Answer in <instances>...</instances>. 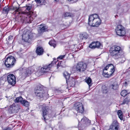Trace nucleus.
Listing matches in <instances>:
<instances>
[{
  "mask_svg": "<svg viewBox=\"0 0 130 130\" xmlns=\"http://www.w3.org/2000/svg\"><path fill=\"white\" fill-rule=\"evenodd\" d=\"M121 6V4L119 3L117 5V7L118 8H120V7Z\"/></svg>",
  "mask_w": 130,
  "mask_h": 130,
  "instance_id": "obj_39",
  "label": "nucleus"
},
{
  "mask_svg": "<svg viewBox=\"0 0 130 130\" xmlns=\"http://www.w3.org/2000/svg\"><path fill=\"white\" fill-rule=\"evenodd\" d=\"M81 121L83 122H85V123H86L87 121H88V122L89 123V124H90V121L88 119L85 117H83L81 119Z\"/></svg>",
  "mask_w": 130,
  "mask_h": 130,
  "instance_id": "obj_29",
  "label": "nucleus"
},
{
  "mask_svg": "<svg viewBox=\"0 0 130 130\" xmlns=\"http://www.w3.org/2000/svg\"><path fill=\"white\" fill-rule=\"evenodd\" d=\"M119 123L116 121H114L112 124L109 126V128L107 130H119Z\"/></svg>",
  "mask_w": 130,
  "mask_h": 130,
  "instance_id": "obj_11",
  "label": "nucleus"
},
{
  "mask_svg": "<svg viewBox=\"0 0 130 130\" xmlns=\"http://www.w3.org/2000/svg\"><path fill=\"white\" fill-rule=\"evenodd\" d=\"M129 48H130V47H129Z\"/></svg>",
  "mask_w": 130,
  "mask_h": 130,
  "instance_id": "obj_48",
  "label": "nucleus"
},
{
  "mask_svg": "<svg viewBox=\"0 0 130 130\" xmlns=\"http://www.w3.org/2000/svg\"><path fill=\"white\" fill-rule=\"evenodd\" d=\"M65 55H61L58 56L57 58L59 60H61L65 57Z\"/></svg>",
  "mask_w": 130,
  "mask_h": 130,
  "instance_id": "obj_36",
  "label": "nucleus"
},
{
  "mask_svg": "<svg viewBox=\"0 0 130 130\" xmlns=\"http://www.w3.org/2000/svg\"><path fill=\"white\" fill-rule=\"evenodd\" d=\"M101 43L99 42H92L89 45V47L92 48H95L99 47L101 46Z\"/></svg>",
  "mask_w": 130,
  "mask_h": 130,
  "instance_id": "obj_14",
  "label": "nucleus"
},
{
  "mask_svg": "<svg viewBox=\"0 0 130 130\" xmlns=\"http://www.w3.org/2000/svg\"><path fill=\"white\" fill-rule=\"evenodd\" d=\"M20 107V106L17 103H13L11 105L8 110L10 113H16L18 111Z\"/></svg>",
  "mask_w": 130,
  "mask_h": 130,
  "instance_id": "obj_7",
  "label": "nucleus"
},
{
  "mask_svg": "<svg viewBox=\"0 0 130 130\" xmlns=\"http://www.w3.org/2000/svg\"><path fill=\"white\" fill-rule=\"evenodd\" d=\"M20 19H21V17H20Z\"/></svg>",
  "mask_w": 130,
  "mask_h": 130,
  "instance_id": "obj_46",
  "label": "nucleus"
},
{
  "mask_svg": "<svg viewBox=\"0 0 130 130\" xmlns=\"http://www.w3.org/2000/svg\"><path fill=\"white\" fill-rule=\"evenodd\" d=\"M101 23V20L97 14H95L89 16L88 23L90 26L97 27Z\"/></svg>",
  "mask_w": 130,
  "mask_h": 130,
  "instance_id": "obj_1",
  "label": "nucleus"
},
{
  "mask_svg": "<svg viewBox=\"0 0 130 130\" xmlns=\"http://www.w3.org/2000/svg\"><path fill=\"white\" fill-rule=\"evenodd\" d=\"M22 105L27 107H28L30 105V103L24 99L21 103Z\"/></svg>",
  "mask_w": 130,
  "mask_h": 130,
  "instance_id": "obj_19",
  "label": "nucleus"
},
{
  "mask_svg": "<svg viewBox=\"0 0 130 130\" xmlns=\"http://www.w3.org/2000/svg\"><path fill=\"white\" fill-rule=\"evenodd\" d=\"M64 76L66 78V82L67 81V79H69L70 76V74L68 73L67 71H65L63 73Z\"/></svg>",
  "mask_w": 130,
  "mask_h": 130,
  "instance_id": "obj_23",
  "label": "nucleus"
},
{
  "mask_svg": "<svg viewBox=\"0 0 130 130\" xmlns=\"http://www.w3.org/2000/svg\"><path fill=\"white\" fill-rule=\"evenodd\" d=\"M54 64H56L55 62H53L52 63L49 64L48 65L43 66L41 68L40 71L41 73H43L48 71L50 70L52 66L54 65Z\"/></svg>",
  "mask_w": 130,
  "mask_h": 130,
  "instance_id": "obj_9",
  "label": "nucleus"
},
{
  "mask_svg": "<svg viewBox=\"0 0 130 130\" xmlns=\"http://www.w3.org/2000/svg\"><path fill=\"white\" fill-rule=\"evenodd\" d=\"M88 35L87 33H83L80 35V38L82 40L86 39H87Z\"/></svg>",
  "mask_w": 130,
  "mask_h": 130,
  "instance_id": "obj_20",
  "label": "nucleus"
},
{
  "mask_svg": "<svg viewBox=\"0 0 130 130\" xmlns=\"http://www.w3.org/2000/svg\"><path fill=\"white\" fill-rule=\"evenodd\" d=\"M50 45L53 46L54 48L56 46V44L55 40H51L49 42Z\"/></svg>",
  "mask_w": 130,
  "mask_h": 130,
  "instance_id": "obj_26",
  "label": "nucleus"
},
{
  "mask_svg": "<svg viewBox=\"0 0 130 130\" xmlns=\"http://www.w3.org/2000/svg\"><path fill=\"white\" fill-rule=\"evenodd\" d=\"M91 79L89 77H88L86 80V83L88 84L89 87L91 86L92 84L91 83Z\"/></svg>",
  "mask_w": 130,
  "mask_h": 130,
  "instance_id": "obj_30",
  "label": "nucleus"
},
{
  "mask_svg": "<svg viewBox=\"0 0 130 130\" xmlns=\"http://www.w3.org/2000/svg\"><path fill=\"white\" fill-rule=\"evenodd\" d=\"M30 68L28 69H26V72L23 73V74L24 75V76L25 77L27 76H29L31 73V71L30 70Z\"/></svg>",
  "mask_w": 130,
  "mask_h": 130,
  "instance_id": "obj_18",
  "label": "nucleus"
},
{
  "mask_svg": "<svg viewBox=\"0 0 130 130\" xmlns=\"http://www.w3.org/2000/svg\"><path fill=\"white\" fill-rule=\"evenodd\" d=\"M32 35L31 32L30 31H28L22 35V39L24 41L27 42L29 39L31 38Z\"/></svg>",
  "mask_w": 130,
  "mask_h": 130,
  "instance_id": "obj_12",
  "label": "nucleus"
},
{
  "mask_svg": "<svg viewBox=\"0 0 130 130\" xmlns=\"http://www.w3.org/2000/svg\"><path fill=\"white\" fill-rule=\"evenodd\" d=\"M117 114L119 118L121 120H123V113L121 110H119L117 112Z\"/></svg>",
  "mask_w": 130,
  "mask_h": 130,
  "instance_id": "obj_24",
  "label": "nucleus"
},
{
  "mask_svg": "<svg viewBox=\"0 0 130 130\" xmlns=\"http://www.w3.org/2000/svg\"><path fill=\"white\" fill-rule=\"evenodd\" d=\"M56 93H61V91H60V90H57L56 91Z\"/></svg>",
  "mask_w": 130,
  "mask_h": 130,
  "instance_id": "obj_40",
  "label": "nucleus"
},
{
  "mask_svg": "<svg viewBox=\"0 0 130 130\" xmlns=\"http://www.w3.org/2000/svg\"><path fill=\"white\" fill-rule=\"evenodd\" d=\"M7 80L8 83L12 85H14L15 83V78L12 74H10L7 76Z\"/></svg>",
  "mask_w": 130,
  "mask_h": 130,
  "instance_id": "obj_10",
  "label": "nucleus"
},
{
  "mask_svg": "<svg viewBox=\"0 0 130 130\" xmlns=\"http://www.w3.org/2000/svg\"><path fill=\"white\" fill-rule=\"evenodd\" d=\"M30 19L29 17H26L25 18H24V19H23V21L22 22H25V23H31V22L29 21V22L28 21V20H29Z\"/></svg>",
  "mask_w": 130,
  "mask_h": 130,
  "instance_id": "obj_33",
  "label": "nucleus"
},
{
  "mask_svg": "<svg viewBox=\"0 0 130 130\" xmlns=\"http://www.w3.org/2000/svg\"><path fill=\"white\" fill-rule=\"evenodd\" d=\"M24 99L21 96L17 97L14 100L15 103L20 102L21 103L22 101H23Z\"/></svg>",
  "mask_w": 130,
  "mask_h": 130,
  "instance_id": "obj_22",
  "label": "nucleus"
},
{
  "mask_svg": "<svg viewBox=\"0 0 130 130\" xmlns=\"http://www.w3.org/2000/svg\"><path fill=\"white\" fill-rule=\"evenodd\" d=\"M9 10V8L8 7H5L3 9V12L5 14H7Z\"/></svg>",
  "mask_w": 130,
  "mask_h": 130,
  "instance_id": "obj_32",
  "label": "nucleus"
},
{
  "mask_svg": "<svg viewBox=\"0 0 130 130\" xmlns=\"http://www.w3.org/2000/svg\"><path fill=\"white\" fill-rule=\"evenodd\" d=\"M109 51L110 54L115 59L119 58V60H120L121 59L120 58V52L121 49L119 46L117 45L113 46L111 47Z\"/></svg>",
  "mask_w": 130,
  "mask_h": 130,
  "instance_id": "obj_2",
  "label": "nucleus"
},
{
  "mask_svg": "<svg viewBox=\"0 0 130 130\" xmlns=\"http://www.w3.org/2000/svg\"><path fill=\"white\" fill-rule=\"evenodd\" d=\"M1 2V0H0V2Z\"/></svg>",
  "mask_w": 130,
  "mask_h": 130,
  "instance_id": "obj_47",
  "label": "nucleus"
},
{
  "mask_svg": "<svg viewBox=\"0 0 130 130\" xmlns=\"http://www.w3.org/2000/svg\"><path fill=\"white\" fill-rule=\"evenodd\" d=\"M110 67V70L113 69H115V67L112 64H109L106 66L103 69V71H104L105 70H107L109 67Z\"/></svg>",
  "mask_w": 130,
  "mask_h": 130,
  "instance_id": "obj_21",
  "label": "nucleus"
},
{
  "mask_svg": "<svg viewBox=\"0 0 130 130\" xmlns=\"http://www.w3.org/2000/svg\"><path fill=\"white\" fill-rule=\"evenodd\" d=\"M74 16V14L73 13L70 12H66L64 14V16L65 17H73Z\"/></svg>",
  "mask_w": 130,
  "mask_h": 130,
  "instance_id": "obj_27",
  "label": "nucleus"
},
{
  "mask_svg": "<svg viewBox=\"0 0 130 130\" xmlns=\"http://www.w3.org/2000/svg\"><path fill=\"white\" fill-rule=\"evenodd\" d=\"M92 130H95V129L93 127V128H92Z\"/></svg>",
  "mask_w": 130,
  "mask_h": 130,
  "instance_id": "obj_43",
  "label": "nucleus"
},
{
  "mask_svg": "<svg viewBox=\"0 0 130 130\" xmlns=\"http://www.w3.org/2000/svg\"><path fill=\"white\" fill-rule=\"evenodd\" d=\"M124 84L125 85H126L127 84V82H125Z\"/></svg>",
  "mask_w": 130,
  "mask_h": 130,
  "instance_id": "obj_44",
  "label": "nucleus"
},
{
  "mask_svg": "<svg viewBox=\"0 0 130 130\" xmlns=\"http://www.w3.org/2000/svg\"><path fill=\"white\" fill-rule=\"evenodd\" d=\"M115 71V69H113L110 70L109 73H108L106 72L103 71L102 74L104 76L108 78L112 75V74Z\"/></svg>",
  "mask_w": 130,
  "mask_h": 130,
  "instance_id": "obj_16",
  "label": "nucleus"
},
{
  "mask_svg": "<svg viewBox=\"0 0 130 130\" xmlns=\"http://www.w3.org/2000/svg\"><path fill=\"white\" fill-rule=\"evenodd\" d=\"M110 87L114 90H116L118 88V85L116 82L112 84L110 86Z\"/></svg>",
  "mask_w": 130,
  "mask_h": 130,
  "instance_id": "obj_25",
  "label": "nucleus"
},
{
  "mask_svg": "<svg viewBox=\"0 0 130 130\" xmlns=\"http://www.w3.org/2000/svg\"><path fill=\"white\" fill-rule=\"evenodd\" d=\"M43 52L44 50L43 48L40 47H37L36 50V53L38 55H42Z\"/></svg>",
  "mask_w": 130,
  "mask_h": 130,
  "instance_id": "obj_17",
  "label": "nucleus"
},
{
  "mask_svg": "<svg viewBox=\"0 0 130 130\" xmlns=\"http://www.w3.org/2000/svg\"><path fill=\"white\" fill-rule=\"evenodd\" d=\"M124 60H123V61H122V62H124Z\"/></svg>",
  "mask_w": 130,
  "mask_h": 130,
  "instance_id": "obj_45",
  "label": "nucleus"
},
{
  "mask_svg": "<svg viewBox=\"0 0 130 130\" xmlns=\"http://www.w3.org/2000/svg\"><path fill=\"white\" fill-rule=\"evenodd\" d=\"M74 108L78 112L81 113H83L84 111V108L82 104L79 102H77L74 105Z\"/></svg>",
  "mask_w": 130,
  "mask_h": 130,
  "instance_id": "obj_8",
  "label": "nucleus"
},
{
  "mask_svg": "<svg viewBox=\"0 0 130 130\" xmlns=\"http://www.w3.org/2000/svg\"><path fill=\"white\" fill-rule=\"evenodd\" d=\"M31 6H28L27 7L26 10L28 11H29L31 9Z\"/></svg>",
  "mask_w": 130,
  "mask_h": 130,
  "instance_id": "obj_37",
  "label": "nucleus"
},
{
  "mask_svg": "<svg viewBox=\"0 0 130 130\" xmlns=\"http://www.w3.org/2000/svg\"><path fill=\"white\" fill-rule=\"evenodd\" d=\"M42 112L43 113V117L44 120L45 121L47 119H48V118L47 117L48 115L47 114L48 112L47 110L46 109V107L45 106V105L43 104L42 107Z\"/></svg>",
  "mask_w": 130,
  "mask_h": 130,
  "instance_id": "obj_13",
  "label": "nucleus"
},
{
  "mask_svg": "<svg viewBox=\"0 0 130 130\" xmlns=\"http://www.w3.org/2000/svg\"><path fill=\"white\" fill-rule=\"evenodd\" d=\"M4 130H11V129L10 128H7L4 129Z\"/></svg>",
  "mask_w": 130,
  "mask_h": 130,
  "instance_id": "obj_41",
  "label": "nucleus"
},
{
  "mask_svg": "<svg viewBox=\"0 0 130 130\" xmlns=\"http://www.w3.org/2000/svg\"><path fill=\"white\" fill-rule=\"evenodd\" d=\"M87 64L83 62L78 63L75 69L77 73H80L85 71L86 69Z\"/></svg>",
  "mask_w": 130,
  "mask_h": 130,
  "instance_id": "obj_5",
  "label": "nucleus"
},
{
  "mask_svg": "<svg viewBox=\"0 0 130 130\" xmlns=\"http://www.w3.org/2000/svg\"><path fill=\"white\" fill-rule=\"evenodd\" d=\"M36 2L38 4H42L44 2V0H35Z\"/></svg>",
  "mask_w": 130,
  "mask_h": 130,
  "instance_id": "obj_35",
  "label": "nucleus"
},
{
  "mask_svg": "<svg viewBox=\"0 0 130 130\" xmlns=\"http://www.w3.org/2000/svg\"><path fill=\"white\" fill-rule=\"evenodd\" d=\"M16 61L14 57L9 56L5 60L4 64L7 68H11L14 66Z\"/></svg>",
  "mask_w": 130,
  "mask_h": 130,
  "instance_id": "obj_3",
  "label": "nucleus"
},
{
  "mask_svg": "<svg viewBox=\"0 0 130 130\" xmlns=\"http://www.w3.org/2000/svg\"><path fill=\"white\" fill-rule=\"evenodd\" d=\"M13 39V37L12 36H10L8 37V40L9 41Z\"/></svg>",
  "mask_w": 130,
  "mask_h": 130,
  "instance_id": "obj_38",
  "label": "nucleus"
},
{
  "mask_svg": "<svg viewBox=\"0 0 130 130\" xmlns=\"http://www.w3.org/2000/svg\"><path fill=\"white\" fill-rule=\"evenodd\" d=\"M35 93L36 95L40 98L46 96L47 93L43 90V86L41 85L38 86L35 90Z\"/></svg>",
  "mask_w": 130,
  "mask_h": 130,
  "instance_id": "obj_4",
  "label": "nucleus"
},
{
  "mask_svg": "<svg viewBox=\"0 0 130 130\" xmlns=\"http://www.w3.org/2000/svg\"><path fill=\"white\" fill-rule=\"evenodd\" d=\"M129 101H130V99L128 98H126L123 100L122 103H121V105H123L125 104H127Z\"/></svg>",
  "mask_w": 130,
  "mask_h": 130,
  "instance_id": "obj_28",
  "label": "nucleus"
},
{
  "mask_svg": "<svg viewBox=\"0 0 130 130\" xmlns=\"http://www.w3.org/2000/svg\"><path fill=\"white\" fill-rule=\"evenodd\" d=\"M39 26V28L38 29V31L39 34H42L47 30V28L43 25H41Z\"/></svg>",
  "mask_w": 130,
  "mask_h": 130,
  "instance_id": "obj_15",
  "label": "nucleus"
},
{
  "mask_svg": "<svg viewBox=\"0 0 130 130\" xmlns=\"http://www.w3.org/2000/svg\"><path fill=\"white\" fill-rule=\"evenodd\" d=\"M102 90L103 93H106L107 92L106 87L105 86H103L102 87Z\"/></svg>",
  "mask_w": 130,
  "mask_h": 130,
  "instance_id": "obj_34",
  "label": "nucleus"
},
{
  "mask_svg": "<svg viewBox=\"0 0 130 130\" xmlns=\"http://www.w3.org/2000/svg\"><path fill=\"white\" fill-rule=\"evenodd\" d=\"M128 93L126 90H123L121 92V94L122 96H125Z\"/></svg>",
  "mask_w": 130,
  "mask_h": 130,
  "instance_id": "obj_31",
  "label": "nucleus"
},
{
  "mask_svg": "<svg viewBox=\"0 0 130 130\" xmlns=\"http://www.w3.org/2000/svg\"><path fill=\"white\" fill-rule=\"evenodd\" d=\"M59 0H54V1L55 2H57L59 1Z\"/></svg>",
  "mask_w": 130,
  "mask_h": 130,
  "instance_id": "obj_42",
  "label": "nucleus"
},
{
  "mask_svg": "<svg viewBox=\"0 0 130 130\" xmlns=\"http://www.w3.org/2000/svg\"><path fill=\"white\" fill-rule=\"evenodd\" d=\"M115 31L117 34L120 36H123L126 34L124 27L121 25H118L116 27Z\"/></svg>",
  "mask_w": 130,
  "mask_h": 130,
  "instance_id": "obj_6",
  "label": "nucleus"
}]
</instances>
